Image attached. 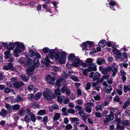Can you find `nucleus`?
Wrapping results in <instances>:
<instances>
[{
  "label": "nucleus",
  "instance_id": "obj_24",
  "mask_svg": "<svg viewBox=\"0 0 130 130\" xmlns=\"http://www.w3.org/2000/svg\"><path fill=\"white\" fill-rule=\"evenodd\" d=\"M123 90L125 93L128 91H130V85L127 86L125 85H124Z\"/></svg>",
  "mask_w": 130,
  "mask_h": 130
},
{
  "label": "nucleus",
  "instance_id": "obj_49",
  "mask_svg": "<svg viewBox=\"0 0 130 130\" xmlns=\"http://www.w3.org/2000/svg\"><path fill=\"white\" fill-rule=\"evenodd\" d=\"M67 111L68 113H71L72 114H73L75 113V110L71 108L68 109Z\"/></svg>",
  "mask_w": 130,
  "mask_h": 130
},
{
  "label": "nucleus",
  "instance_id": "obj_56",
  "mask_svg": "<svg viewBox=\"0 0 130 130\" xmlns=\"http://www.w3.org/2000/svg\"><path fill=\"white\" fill-rule=\"evenodd\" d=\"M11 89L8 88H6L4 89V91L6 93H8L10 92Z\"/></svg>",
  "mask_w": 130,
  "mask_h": 130
},
{
  "label": "nucleus",
  "instance_id": "obj_6",
  "mask_svg": "<svg viewBox=\"0 0 130 130\" xmlns=\"http://www.w3.org/2000/svg\"><path fill=\"white\" fill-rule=\"evenodd\" d=\"M74 73L71 71H69L68 72V75L65 74L63 75L62 78H60L58 81H57V85L58 83H61L63 82V80L66 79L68 78V75L70 77L72 75H74Z\"/></svg>",
  "mask_w": 130,
  "mask_h": 130
},
{
  "label": "nucleus",
  "instance_id": "obj_35",
  "mask_svg": "<svg viewBox=\"0 0 130 130\" xmlns=\"http://www.w3.org/2000/svg\"><path fill=\"white\" fill-rule=\"evenodd\" d=\"M35 53L32 50H30L29 52V56L30 57H32L35 56Z\"/></svg>",
  "mask_w": 130,
  "mask_h": 130
},
{
  "label": "nucleus",
  "instance_id": "obj_39",
  "mask_svg": "<svg viewBox=\"0 0 130 130\" xmlns=\"http://www.w3.org/2000/svg\"><path fill=\"white\" fill-rule=\"evenodd\" d=\"M70 78L74 81L76 82L78 81L79 80L77 77H76L74 75H72L70 77Z\"/></svg>",
  "mask_w": 130,
  "mask_h": 130
},
{
  "label": "nucleus",
  "instance_id": "obj_45",
  "mask_svg": "<svg viewBox=\"0 0 130 130\" xmlns=\"http://www.w3.org/2000/svg\"><path fill=\"white\" fill-rule=\"evenodd\" d=\"M96 110V111L101 110L102 111V108L101 105H97L95 107Z\"/></svg>",
  "mask_w": 130,
  "mask_h": 130
},
{
  "label": "nucleus",
  "instance_id": "obj_2",
  "mask_svg": "<svg viewBox=\"0 0 130 130\" xmlns=\"http://www.w3.org/2000/svg\"><path fill=\"white\" fill-rule=\"evenodd\" d=\"M66 53L64 51H57V61L61 64H64L66 59Z\"/></svg>",
  "mask_w": 130,
  "mask_h": 130
},
{
  "label": "nucleus",
  "instance_id": "obj_44",
  "mask_svg": "<svg viewBox=\"0 0 130 130\" xmlns=\"http://www.w3.org/2000/svg\"><path fill=\"white\" fill-rule=\"evenodd\" d=\"M16 99L17 102H21L23 101L24 100L23 98L20 97L19 95H18Z\"/></svg>",
  "mask_w": 130,
  "mask_h": 130
},
{
  "label": "nucleus",
  "instance_id": "obj_14",
  "mask_svg": "<svg viewBox=\"0 0 130 130\" xmlns=\"http://www.w3.org/2000/svg\"><path fill=\"white\" fill-rule=\"evenodd\" d=\"M24 84L23 82L20 81L19 82H14L13 85L14 87L16 88H19L20 87H22L24 85Z\"/></svg>",
  "mask_w": 130,
  "mask_h": 130
},
{
  "label": "nucleus",
  "instance_id": "obj_15",
  "mask_svg": "<svg viewBox=\"0 0 130 130\" xmlns=\"http://www.w3.org/2000/svg\"><path fill=\"white\" fill-rule=\"evenodd\" d=\"M8 113L7 111L4 109H2L0 112V115L3 118H4Z\"/></svg>",
  "mask_w": 130,
  "mask_h": 130
},
{
  "label": "nucleus",
  "instance_id": "obj_21",
  "mask_svg": "<svg viewBox=\"0 0 130 130\" xmlns=\"http://www.w3.org/2000/svg\"><path fill=\"white\" fill-rule=\"evenodd\" d=\"M15 44L17 45L18 47H19L22 49H24L25 47L22 43L19 42H15Z\"/></svg>",
  "mask_w": 130,
  "mask_h": 130
},
{
  "label": "nucleus",
  "instance_id": "obj_48",
  "mask_svg": "<svg viewBox=\"0 0 130 130\" xmlns=\"http://www.w3.org/2000/svg\"><path fill=\"white\" fill-rule=\"evenodd\" d=\"M122 123L123 125L125 126H128L129 124L128 121L127 120L123 121L122 122Z\"/></svg>",
  "mask_w": 130,
  "mask_h": 130
},
{
  "label": "nucleus",
  "instance_id": "obj_19",
  "mask_svg": "<svg viewBox=\"0 0 130 130\" xmlns=\"http://www.w3.org/2000/svg\"><path fill=\"white\" fill-rule=\"evenodd\" d=\"M77 57H76L74 54L71 53L69 55L68 57V60L70 61H74V59L77 58Z\"/></svg>",
  "mask_w": 130,
  "mask_h": 130
},
{
  "label": "nucleus",
  "instance_id": "obj_52",
  "mask_svg": "<svg viewBox=\"0 0 130 130\" xmlns=\"http://www.w3.org/2000/svg\"><path fill=\"white\" fill-rule=\"evenodd\" d=\"M117 127L118 129L120 130H123L124 129V127L123 126H120L118 124H117Z\"/></svg>",
  "mask_w": 130,
  "mask_h": 130
},
{
  "label": "nucleus",
  "instance_id": "obj_34",
  "mask_svg": "<svg viewBox=\"0 0 130 130\" xmlns=\"http://www.w3.org/2000/svg\"><path fill=\"white\" fill-rule=\"evenodd\" d=\"M42 95V93L41 92H38L35 95V98L36 100H38L40 99Z\"/></svg>",
  "mask_w": 130,
  "mask_h": 130
},
{
  "label": "nucleus",
  "instance_id": "obj_32",
  "mask_svg": "<svg viewBox=\"0 0 130 130\" xmlns=\"http://www.w3.org/2000/svg\"><path fill=\"white\" fill-rule=\"evenodd\" d=\"M24 49H22L20 48L17 47L14 50V52H17L18 53H20L23 52Z\"/></svg>",
  "mask_w": 130,
  "mask_h": 130
},
{
  "label": "nucleus",
  "instance_id": "obj_57",
  "mask_svg": "<svg viewBox=\"0 0 130 130\" xmlns=\"http://www.w3.org/2000/svg\"><path fill=\"white\" fill-rule=\"evenodd\" d=\"M79 114L80 116L82 117H84L85 116V113L84 111L82 110L79 111Z\"/></svg>",
  "mask_w": 130,
  "mask_h": 130
},
{
  "label": "nucleus",
  "instance_id": "obj_22",
  "mask_svg": "<svg viewBox=\"0 0 130 130\" xmlns=\"http://www.w3.org/2000/svg\"><path fill=\"white\" fill-rule=\"evenodd\" d=\"M15 45V43H14L12 42H10L7 46V49L9 50H13L14 48Z\"/></svg>",
  "mask_w": 130,
  "mask_h": 130
},
{
  "label": "nucleus",
  "instance_id": "obj_51",
  "mask_svg": "<svg viewBox=\"0 0 130 130\" xmlns=\"http://www.w3.org/2000/svg\"><path fill=\"white\" fill-rule=\"evenodd\" d=\"M120 66L121 67H124L125 68H127L128 66V64L127 63H122L121 64H119Z\"/></svg>",
  "mask_w": 130,
  "mask_h": 130
},
{
  "label": "nucleus",
  "instance_id": "obj_20",
  "mask_svg": "<svg viewBox=\"0 0 130 130\" xmlns=\"http://www.w3.org/2000/svg\"><path fill=\"white\" fill-rule=\"evenodd\" d=\"M106 61L104 59L102 58H99L97 59L96 61L97 63L99 64H103L105 63Z\"/></svg>",
  "mask_w": 130,
  "mask_h": 130
},
{
  "label": "nucleus",
  "instance_id": "obj_1",
  "mask_svg": "<svg viewBox=\"0 0 130 130\" xmlns=\"http://www.w3.org/2000/svg\"><path fill=\"white\" fill-rule=\"evenodd\" d=\"M26 58L27 59V64L29 66V67L26 69V73L28 76H30L33 74V72L35 70V66H39L40 65V63L39 60L35 57H34V59L33 64L32 60L29 58L28 56H26Z\"/></svg>",
  "mask_w": 130,
  "mask_h": 130
},
{
  "label": "nucleus",
  "instance_id": "obj_38",
  "mask_svg": "<svg viewBox=\"0 0 130 130\" xmlns=\"http://www.w3.org/2000/svg\"><path fill=\"white\" fill-rule=\"evenodd\" d=\"M109 75L108 74H107L104 75H103L102 78L100 79V82H102L103 80V79H108L109 77Z\"/></svg>",
  "mask_w": 130,
  "mask_h": 130
},
{
  "label": "nucleus",
  "instance_id": "obj_10",
  "mask_svg": "<svg viewBox=\"0 0 130 130\" xmlns=\"http://www.w3.org/2000/svg\"><path fill=\"white\" fill-rule=\"evenodd\" d=\"M113 117L112 115H107L106 117L104 119V122L105 124H107L109 122L113 120Z\"/></svg>",
  "mask_w": 130,
  "mask_h": 130
},
{
  "label": "nucleus",
  "instance_id": "obj_54",
  "mask_svg": "<svg viewBox=\"0 0 130 130\" xmlns=\"http://www.w3.org/2000/svg\"><path fill=\"white\" fill-rule=\"evenodd\" d=\"M50 50L47 47H45L43 49V51L44 53H49V52Z\"/></svg>",
  "mask_w": 130,
  "mask_h": 130
},
{
  "label": "nucleus",
  "instance_id": "obj_28",
  "mask_svg": "<svg viewBox=\"0 0 130 130\" xmlns=\"http://www.w3.org/2000/svg\"><path fill=\"white\" fill-rule=\"evenodd\" d=\"M5 106L6 107L9 112H11L12 111V109H11V105L8 104L6 103Z\"/></svg>",
  "mask_w": 130,
  "mask_h": 130
},
{
  "label": "nucleus",
  "instance_id": "obj_58",
  "mask_svg": "<svg viewBox=\"0 0 130 130\" xmlns=\"http://www.w3.org/2000/svg\"><path fill=\"white\" fill-rule=\"evenodd\" d=\"M28 88L29 90H31L34 88V86L33 85L31 84L29 85L28 86Z\"/></svg>",
  "mask_w": 130,
  "mask_h": 130
},
{
  "label": "nucleus",
  "instance_id": "obj_7",
  "mask_svg": "<svg viewBox=\"0 0 130 130\" xmlns=\"http://www.w3.org/2000/svg\"><path fill=\"white\" fill-rule=\"evenodd\" d=\"M56 52L54 49L50 50L49 52L48 56L50 58L52 59L55 58L56 60L57 59Z\"/></svg>",
  "mask_w": 130,
  "mask_h": 130
},
{
  "label": "nucleus",
  "instance_id": "obj_59",
  "mask_svg": "<svg viewBox=\"0 0 130 130\" xmlns=\"http://www.w3.org/2000/svg\"><path fill=\"white\" fill-rule=\"evenodd\" d=\"M20 113L21 116H23L26 114V112L24 110H22L20 111Z\"/></svg>",
  "mask_w": 130,
  "mask_h": 130
},
{
  "label": "nucleus",
  "instance_id": "obj_13",
  "mask_svg": "<svg viewBox=\"0 0 130 130\" xmlns=\"http://www.w3.org/2000/svg\"><path fill=\"white\" fill-rule=\"evenodd\" d=\"M50 62L48 56H47L45 59H43L41 61V62L44 64L46 67H48L49 65V63Z\"/></svg>",
  "mask_w": 130,
  "mask_h": 130
},
{
  "label": "nucleus",
  "instance_id": "obj_50",
  "mask_svg": "<svg viewBox=\"0 0 130 130\" xmlns=\"http://www.w3.org/2000/svg\"><path fill=\"white\" fill-rule=\"evenodd\" d=\"M82 107L81 106L76 105L75 106V109L76 111H81V110L82 109Z\"/></svg>",
  "mask_w": 130,
  "mask_h": 130
},
{
  "label": "nucleus",
  "instance_id": "obj_29",
  "mask_svg": "<svg viewBox=\"0 0 130 130\" xmlns=\"http://www.w3.org/2000/svg\"><path fill=\"white\" fill-rule=\"evenodd\" d=\"M12 110H17L19 109L20 108V106L19 105L15 104L12 105L11 106Z\"/></svg>",
  "mask_w": 130,
  "mask_h": 130
},
{
  "label": "nucleus",
  "instance_id": "obj_26",
  "mask_svg": "<svg viewBox=\"0 0 130 130\" xmlns=\"http://www.w3.org/2000/svg\"><path fill=\"white\" fill-rule=\"evenodd\" d=\"M10 51L9 50H8L4 52V54L6 56V58L8 59L11 56V55L10 54Z\"/></svg>",
  "mask_w": 130,
  "mask_h": 130
},
{
  "label": "nucleus",
  "instance_id": "obj_43",
  "mask_svg": "<svg viewBox=\"0 0 130 130\" xmlns=\"http://www.w3.org/2000/svg\"><path fill=\"white\" fill-rule=\"evenodd\" d=\"M46 113V112L44 110H40L38 112V114L40 115H45Z\"/></svg>",
  "mask_w": 130,
  "mask_h": 130
},
{
  "label": "nucleus",
  "instance_id": "obj_3",
  "mask_svg": "<svg viewBox=\"0 0 130 130\" xmlns=\"http://www.w3.org/2000/svg\"><path fill=\"white\" fill-rule=\"evenodd\" d=\"M93 44V42L87 41L83 43L81 46L82 47V50L84 51H86L90 50V47H91Z\"/></svg>",
  "mask_w": 130,
  "mask_h": 130
},
{
  "label": "nucleus",
  "instance_id": "obj_46",
  "mask_svg": "<svg viewBox=\"0 0 130 130\" xmlns=\"http://www.w3.org/2000/svg\"><path fill=\"white\" fill-rule=\"evenodd\" d=\"M30 116L31 120L33 122H35L36 121V118L35 115L33 114H31L29 115Z\"/></svg>",
  "mask_w": 130,
  "mask_h": 130
},
{
  "label": "nucleus",
  "instance_id": "obj_37",
  "mask_svg": "<svg viewBox=\"0 0 130 130\" xmlns=\"http://www.w3.org/2000/svg\"><path fill=\"white\" fill-rule=\"evenodd\" d=\"M93 61V59L92 58H88L86 60V62L89 63V65L92 64L93 63L92 62Z\"/></svg>",
  "mask_w": 130,
  "mask_h": 130
},
{
  "label": "nucleus",
  "instance_id": "obj_60",
  "mask_svg": "<svg viewBox=\"0 0 130 130\" xmlns=\"http://www.w3.org/2000/svg\"><path fill=\"white\" fill-rule=\"evenodd\" d=\"M96 116L98 118H100L101 117L102 115L100 113L98 112H96L95 113Z\"/></svg>",
  "mask_w": 130,
  "mask_h": 130
},
{
  "label": "nucleus",
  "instance_id": "obj_36",
  "mask_svg": "<svg viewBox=\"0 0 130 130\" xmlns=\"http://www.w3.org/2000/svg\"><path fill=\"white\" fill-rule=\"evenodd\" d=\"M130 105V102L129 101H127L124 104L123 106V108L126 109L127 107Z\"/></svg>",
  "mask_w": 130,
  "mask_h": 130
},
{
  "label": "nucleus",
  "instance_id": "obj_62",
  "mask_svg": "<svg viewBox=\"0 0 130 130\" xmlns=\"http://www.w3.org/2000/svg\"><path fill=\"white\" fill-rule=\"evenodd\" d=\"M77 103L78 105H82L83 104V102L82 100L78 99L77 101Z\"/></svg>",
  "mask_w": 130,
  "mask_h": 130
},
{
  "label": "nucleus",
  "instance_id": "obj_53",
  "mask_svg": "<svg viewBox=\"0 0 130 130\" xmlns=\"http://www.w3.org/2000/svg\"><path fill=\"white\" fill-rule=\"evenodd\" d=\"M72 126L70 124H68L66 125L65 127V128L66 129H72Z\"/></svg>",
  "mask_w": 130,
  "mask_h": 130
},
{
  "label": "nucleus",
  "instance_id": "obj_55",
  "mask_svg": "<svg viewBox=\"0 0 130 130\" xmlns=\"http://www.w3.org/2000/svg\"><path fill=\"white\" fill-rule=\"evenodd\" d=\"M91 85L90 83L88 82L86 85V86L85 88L86 89L88 90L90 89Z\"/></svg>",
  "mask_w": 130,
  "mask_h": 130
},
{
  "label": "nucleus",
  "instance_id": "obj_42",
  "mask_svg": "<svg viewBox=\"0 0 130 130\" xmlns=\"http://www.w3.org/2000/svg\"><path fill=\"white\" fill-rule=\"evenodd\" d=\"M64 98V96H61L60 97L57 96V102L60 103H62Z\"/></svg>",
  "mask_w": 130,
  "mask_h": 130
},
{
  "label": "nucleus",
  "instance_id": "obj_41",
  "mask_svg": "<svg viewBox=\"0 0 130 130\" xmlns=\"http://www.w3.org/2000/svg\"><path fill=\"white\" fill-rule=\"evenodd\" d=\"M70 120L71 121L73 122L78 121H79V119L77 117L70 118Z\"/></svg>",
  "mask_w": 130,
  "mask_h": 130
},
{
  "label": "nucleus",
  "instance_id": "obj_25",
  "mask_svg": "<svg viewBox=\"0 0 130 130\" xmlns=\"http://www.w3.org/2000/svg\"><path fill=\"white\" fill-rule=\"evenodd\" d=\"M106 41L104 40H101L98 43L99 46L102 47H104L106 45Z\"/></svg>",
  "mask_w": 130,
  "mask_h": 130
},
{
  "label": "nucleus",
  "instance_id": "obj_27",
  "mask_svg": "<svg viewBox=\"0 0 130 130\" xmlns=\"http://www.w3.org/2000/svg\"><path fill=\"white\" fill-rule=\"evenodd\" d=\"M112 89L111 86H107L105 88V90L106 92L107 93H109Z\"/></svg>",
  "mask_w": 130,
  "mask_h": 130
},
{
  "label": "nucleus",
  "instance_id": "obj_18",
  "mask_svg": "<svg viewBox=\"0 0 130 130\" xmlns=\"http://www.w3.org/2000/svg\"><path fill=\"white\" fill-rule=\"evenodd\" d=\"M116 64H113V66H112V68L111 67H109V69H111L112 71L113 72V76H114L115 75V73L117 71V69L116 67Z\"/></svg>",
  "mask_w": 130,
  "mask_h": 130
},
{
  "label": "nucleus",
  "instance_id": "obj_4",
  "mask_svg": "<svg viewBox=\"0 0 130 130\" xmlns=\"http://www.w3.org/2000/svg\"><path fill=\"white\" fill-rule=\"evenodd\" d=\"M51 90L50 89H47L45 91L43 92V95L45 99L48 101H51L52 99V98L51 96Z\"/></svg>",
  "mask_w": 130,
  "mask_h": 130
},
{
  "label": "nucleus",
  "instance_id": "obj_17",
  "mask_svg": "<svg viewBox=\"0 0 130 130\" xmlns=\"http://www.w3.org/2000/svg\"><path fill=\"white\" fill-rule=\"evenodd\" d=\"M115 1L111 0L109 3V5L111 6L110 7V8L115 10V9L113 6L115 5H118V4Z\"/></svg>",
  "mask_w": 130,
  "mask_h": 130
},
{
  "label": "nucleus",
  "instance_id": "obj_31",
  "mask_svg": "<svg viewBox=\"0 0 130 130\" xmlns=\"http://www.w3.org/2000/svg\"><path fill=\"white\" fill-rule=\"evenodd\" d=\"M20 77L22 80L23 81L27 82L28 81L29 78L28 77H26L24 75H21Z\"/></svg>",
  "mask_w": 130,
  "mask_h": 130
},
{
  "label": "nucleus",
  "instance_id": "obj_64",
  "mask_svg": "<svg viewBox=\"0 0 130 130\" xmlns=\"http://www.w3.org/2000/svg\"><path fill=\"white\" fill-rule=\"evenodd\" d=\"M77 93L78 95H81L82 94L81 90L79 89H78L77 90Z\"/></svg>",
  "mask_w": 130,
  "mask_h": 130
},
{
  "label": "nucleus",
  "instance_id": "obj_8",
  "mask_svg": "<svg viewBox=\"0 0 130 130\" xmlns=\"http://www.w3.org/2000/svg\"><path fill=\"white\" fill-rule=\"evenodd\" d=\"M101 76L100 74L98 72H96L94 73L93 72H91L89 76L90 78H93V81H94L96 79H99Z\"/></svg>",
  "mask_w": 130,
  "mask_h": 130
},
{
  "label": "nucleus",
  "instance_id": "obj_47",
  "mask_svg": "<svg viewBox=\"0 0 130 130\" xmlns=\"http://www.w3.org/2000/svg\"><path fill=\"white\" fill-rule=\"evenodd\" d=\"M90 72L89 71V68L86 69H85L83 71V73L84 75H87V73L88 72Z\"/></svg>",
  "mask_w": 130,
  "mask_h": 130
},
{
  "label": "nucleus",
  "instance_id": "obj_30",
  "mask_svg": "<svg viewBox=\"0 0 130 130\" xmlns=\"http://www.w3.org/2000/svg\"><path fill=\"white\" fill-rule=\"evenodd\" d=\"M113 43L112 41H109L106 42V44L108 47H110L112 46L113 47H114L115 46V44H113Z\"/></svg>",
  "mask_w": 130,
  "mask_h": 130
},
{
  "label": "nucleus",
  "instance_id": "obj_23",
  "mask_svg": "<svg viewBox=\"0 0 130 130\" xmlns=\"http://www.w3.org/2000/svg\"><path fill=\"white\" fill-rule=\"evenodd\" d=\"M84 125L82 124H80L79 122H76L74 124V126L75 128L76 129L77 127L83 128Z\"/></svg>",
  "mask_w": 130,
  "mask_h": 130
},
{
  "label": "nucleus",
  "instance_id": "obj_9",
  "mask_svg": "<svg viewBox=\"0 0 130 130\" xmlns=\"http://www.w3.org/2000/svg\"><path fill=\"white\" fill-rule=\"evenodd\" d=\"M3 68L6 70H8L10 69L13 71H16V69L13 67L12 64L11 63H9L7 65L4 66Z\"/></svg>",
  "mask_w": 130,
  "mask_h": 130
},
{
  "label": "nucleus",
  "instance_id": "obj_61",
  "mask_svg": "<svg viewBox=\"0 0 130 130\" xmlns=\"http://www.w3.org/2000/svg\"><path fill=\"white\" fill-rule=\"evenodd\" d=\"M31 107L33 108H36L38 107H39V106L38 104L34 103L33 105L31 106Z\"/></svg>",
  "mask_w": 130,
  "mask_h": 130
},
{
  "label": "nucleus",
  "instance_id": "obj_11",
  "mask_svg": "<svg viewBox=\"0 0 130 130\" xmlns=\"http://www.w3.org/2000/svg\"><path fill=\"white\" fill-rule=\"evenodd\" d=\"M92 103L91 102H88L85 104L86 106L85 109L86 112L88 113L91 112L92 111L91 108L90 107L92 105Z\"/></svg>",
  "mask_w": 130,
  "mask_h": 130
},
{
  "label": "nucleus",
  "instance_id": "obj_63",
  "mask_svg": "<svg viewBox=\"0 0 130 130\" xmlns=\"http://www.w3.org/2000/svg\"><path fill=\"white\" fill-rule=\"evenodd\" d=\"M12 96H10L7 97L5 99V101L7 102H8L10 101H11V100Z\"/></svg>",
  "mask_w": 130,
  "mask_h": 130
},
{
  "label": "nucleus",
  "instance_id": "obj_12",
  "mask_svg": "<svg viewBox=\"0 0 130 130\" xmlns=\"http://www.w3.org/2000/svg\"><path fill=\"white\" fill-rule=\"evenodd\" d=\"M80 61L79 58H77L73 61L72 65L75 67H77L80 66Z\"/></svg>",
  "mask_w": 130,
  "mask_h": 130
},
{
  "label": "nucleus",
  "instance_id": "obj_33",
  "mask_svg": "<svg viewBox=\"0 0 130 130\" xmlns=\"http://www.w3.org/2000/svg\"><path fill=\"white\" fill-rule=\"evenodd\" d=\"M26 60L24 58L22 57L19 60V61L22 65L24 66H25V62Z\"/></svg>",
  "mask_w": 130,
  "mask_h": 130
},
{
  "label": "nucleus",
  "instance_id": "obj_40",
  "mask_svg": "<svg viewBox=\"0 0 130 130\" xmlns=\"http://www.w3.org/2000/svg\"><path fill=\"white\" fill-rule=\"evenodd\" d=\"M112 50L113 53L115 55H117L120 52L119 50L116 48H113Z\"/></svg>",
  "mask_w": 130,
  "mask_h": 130
},
{
  "label": "nucleus",
  "instance_id": "obj_5",
  "mask_svg": "<svg viewBox=\"0 0 130 130\" xmlns=\"http://www.w3.org/2000/svg\"><path fill=\"white\" fill-rule=\"evenodd\" d=\"M56 78L54 77H52L51 75H48L46 77V80L48 84L49 85H54L55 83Z\"/></svg>",
  "mask_w": 130,
  "mask_h": 130
},
{
  "label": "nucleus",
  "instance_id": "obj_16",
  "mask_svg": "<svg viewBox=\"0 0 130 130\" xmlns=\"http://www.w3.org/2000/svg\"><path fill=\"white\" fill-rule=\"evenodd\" d=\"M89 66H90L88 68L89 71H96V66L95 63H94L93 64L92 63L91 65L90 64Z\"/></svg>",
  "mask_w": 130,
  "mask_h": 130
}]
</instances>
